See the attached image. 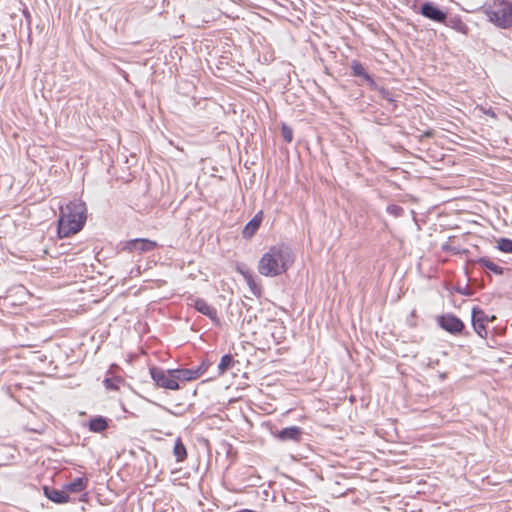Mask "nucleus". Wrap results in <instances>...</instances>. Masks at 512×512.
I'll return each mask as SVG.
<instances>
[{
  "label": "nucleus",
  "instance_id": "obj_15",
  "mask_svg": "<svg viewBox=\"0 0 512 512\" xmlns=\"http://www.w3.org/2000/svg\"><path fill=\"white\" fill-rule=\"evenodd\" d=\"M89 480L87 477L75 478L72 482L65 484L64 488L69 495L70 493L76 494L85 490L88 486Z\"/></svg>",
  "mask_w": 512,
  "mask_h": 512
},
{
  "label": "nucleus",
  "instance_id": "obj_23",
  "mask_svg": "<svg viewBox=\"0 0 512 512\" xmlns=\"http://www.w3.org/2000/svg\"><path fill=\"white\" fill-rule=\"evenodd\" d=\"M122 382L121 379H118V378H114V379H111V378H107L105 379L104 381V385L107 389L109 390H114V391H117L119 390L120 386H119V383Z\"/></svg>",
  "mask_w": 512,
  "mask_h": 512
},
{
  "label": "nucleus",
  "instance_id": "obj_11",
  "mask_svg": "<svg viewBox=\"0 0 512 512\" xmlns=\"http://www.w3.org/2000/svg\"><path fill=\"white\" fill-rule=\"evenodd\" d=\"M193 307L201 314L209 317L213 322L219 323L216 309L209 305L204 299L198 298L194 300Z\"/></svg>",
  "mask_w": 512,
  "mask_h": 512
},
{
  "label": "nucleus",
  "instance_id": "obj_7",
  "mask_svg": "<svg viewBox=\"0 0 512 512\" xmlns=\"http://www.w3.org/2000/svg\"><path fill=\"white\" fill-rule=\"evenodd\" d=\"M351 75L358 79L360 85L367 86L371 90H378L374 77L370 74L367 68L357 60H353L350 64Z\"/></svg>",
  "mask_w": 512,
  "mask_h": 512
},
{
  "label": "nucleus",
  "instance_id": "obj_18",
  "mask_svg": "<svg viewBox=\"0 0 512 512\" xmlns=\"http://www.w3.org/2000/svg\"><path fill=\"white\" fill-rule=\"evenodd\" d=\"M88 428L91 432H103L108 428V421L102 416L92 418L88 423Z\"/></svg>",
  "mask_w": 512,
  "mask_h": 512
},
{
  "label": "nucleus",
  "instance_id": "obj_16",
  "mask_svg": "<svg viewBox=\"0 0 512 512\" xmlns=\"http://www.w3.org/2000/svg\"><path fill=\"white\" fill-rule=\"evenodd\" d=\"M443 24H445L447 27H450L459 33H462V34L468 33V26L462 21L460 16L450 17L449 19H446Z\"/></svg>",
  "mask_w": 512,
  "mask_h": 512
},
{
  "label": "nucleus",
  "instance_id": "obj_17",
  "mask_svg": "<svg viewBox=\"0 0 512 512\" xmlns=\"http://www.w3.org/2000/svg\"><path fill=\"white\" fill-rule=\"evenodd\" d=\"M240 273L243 276L244 280L246 281V283H247L248 287L250 288L251 292L255 296H260L261 293H262V287H261L260 284H258L255 281L254 276L252 275V273L249 272V271H242V270H240Z\"/></svg>",
  "mask_w": 512,
  "mask_h": 512
},
{
  "label": "nucleus",
  "instance_id": "obj_10",
  "mask_svg": "<svg viewBox=\"0 0 512 512\" xmlns=\"http://www.w3.org/2000/svg\"><path fill=\"white\" fill-rule=\"evenodd\" d=\"M157 247L158 244L156 241L145 238L132 239L125 243V249L130 252L144 253L152 251Z\"/></svg>",
  "mask_w": 512,
  "mask_h": 512
},
{
  "label": "nucleus",
  "instance_id": "obj_9",
  "mask_svg": "<svg viewBox=\"0 0 512 512\" xmlns=\"http://www.w3.org/2000/svg\"><path fill=\"white\" fill-rule=\"evenodd\" d=\"M420 13L425 18L438 23H444L447 19V13L441 10L433 2H425L421 5Z\"/></svg>",
  "mask_w": 512,
  "mask_h": 512
},
{
  "label": "nucleus",
  "instance_id": "obj_2",
  "mask_svg": "<svg viewBox=\"0 0 512 512\" xmlns=\"http://www.w3.org/2000/svg\"><path fill=\"white\" fill-rule=\"evenodd\" d=\"M87 208L82 201L69 202L61 208L58 220V235L60 238L70 237L82 230L86 222Z\"/></svg>",
  "mask_w": 512,
  "mask_h": 512
},
{
  "label": "nucleus",
  "instance_id": "obj_19",
  "mask_svg": "<svg viewBox=\"0 0 512 512\" xmlns=\"http://www.w3.org/2000/svg\"><path fill=\"white\" fill-rule=\"evenodd\" d=\"M173 454H174L177 462H183L188 457L187 449L180 437L177 438L175 441V445L173 448Z\"/></svg>",
  "mask_w": 512,
  "mask_h": 512
},
{
  "label": "nucleus",
  "instance_id": "obj_4",
  "mask_svg": "<svg viewBox=\"0 0 512 512\" xmlns=\"http://www.w3.org/2000/svg\"><path fill=\"white\" fill-rule=\"evenodd\" d=\"M150 375L155 385L159 388L168 390H179L180 384L175 379V369L163 370L158 367L150 368Z\"/></svg>",
  "mask_w": 512,
  "mask_h": 512
},
{
  "label": "nucleus",
  "instance_id": "obj_12",
  "mask_svg": "<svg viewBox=\"0 0 512 512\" xmlns=\"http://www.w3.org/2000/svg\"><path fill=\"white\" fill-rule=\"evenodd\" d=\"M302 429L298 426L286 427L276 434V437L281 441H294L300 442L302 438Z\"/></svg>",
  "mask_w": 512,
  "mask_h": 512
},
{
  "label": "nucleus",
  "instance_id": "obj_13",
  "mask_svg": "<svg viewBox=\"0 0 512 512\" xmlns=\"http://www.w3.org/2000/svg\"><path fill=\"white\" fill-rule=\"evenodd\" d=\"M44 494L49 500L57 504H65L70 501V496L67 494L64 487L62 490L44 487Z\"/></svg>",
  "mask_w": 512,
  "mask_h": 512
},
{
  "label": "nucleus",
  "instance_id": "obj_3",
  "mask_svg": "<svg viewBox=\"0 0 512 512\" xmlns=\"http://www.w3.org/2000/svg\"><path fill=\"white\" fill-rule=\"evenodd\" d=\"M489 21L502 29L512 26V3L503 1L487 11Z\"/></svg>",
  "mask_w": 512,
  "mask_h": 512
},
{
  "label": "nucleus",
  "instance_id": "obj_6",
  "mask_svg": "<svg viewBox=\"0 0 512 512\" xmlns=\"http://www.w3.org/2000/svg\"><path fill=\"white\" fill-rule=\"evenodd\" d=\"M437 324L452 335H460L465 330L464 322L454 314H443L436 318Z\"/></svg>",
  "mask_w": 512,
  "mask_h": 512
},
{
  "label": "nucleus",
  "instance_id": "obj_27",
  "mask_svg": "<svg viewBox=\"0 0 512 512\" xmlns=\"http://www.w3.org/2000/svg\"><path fill=\"white\" fill-rule=\"evenodd\" d=\"M34 431L37 433H40V434L43 433V430H34Z\"/></svg>",
  "mask_w": 512,
  "mask_h": 512
},
{
  "label": "nucleus",
  "instance_id": "obj_22",
  "mask_svg": "<svg viewBox=\"0 0 512 512\" xmlns=\"http://www.w3.org/2000/svg\"><path fill=\"white\" fill-rule=\"evenodd\" d=\"M497 249L503 253L512 254V240L509 238H499L497 240Z\"/></svg>",
  "mask_w": 512,
  "mask_h": 512
},
{
  "label": "nucleus",
  "instance_id": "obj_5",
  "mask_svg": "<svg viewBox=\"0 0 512 512\" xmlns=\"http://www.w3.org/2000/svg\"><path fill=\"white\" fill-rule=\"evenodd\" d=\"M495 319L496 317L494 315H487L479 307H473L472 309V326L475 333L482 339L487 338V324L495 321Z\"/></svg>",
  "mask_w": 512,
  "mask_h": 512
},
{
  "label": "nucleus",
  "instance_id": "obj_24",
  "mask_svg": "<svg viewBox=\"0 0 512 512\" xmlns=\"http://www.w3.org/2000/svg\"><path fill=\"white\" fill-rule=\"evenodd\" d=\"M281 133H282V136H283L284 140L287 143L292 142V140H293V130H292L291 127L283 124L282 128H281Z\"/></svg>",
  "mask_w": 512,
  "mask_h": 512
},
{
  "label": "nucleus",
  "instance_id": "obj_8",
  "mask_svg": "<svg viewBox=\"0 0 512 512\" xmlns=\"http://www.w3.org/2000/svg\"><path fill=\"white\" fill-rule=\"evenodd\" d=\"M211 366V363L207 360L201 362V364L195 369H175L176 382H191L199 379Z\"/></svg>",
  "mask_w": 512,
  "mask_h": 512
},
{
  "label": "nucleus",
  "instance_id": "obj_14",
  "mask_svg": "<svg viewBox=\"0 0 512 512\" xmlns=\"http://www.w3.org/2000/svg\"><path fill=\"white\" fill-rule=\"evenodd\" d=\"M263 220V211H259L254 217L245 225L242 235L244 238H251L259 229Z\"/></svg>",
  "mask_w": 512,
  "mask_h": 512
},
{
  "label": "nucleus",
  "instance_id": "obj_26",
  "mask_svg": "<svg viewBox=\"0 0 512 512\" xmlns=\"http://www.w3.org/2000/svg\"><path fill=\"white\" fill-rule=\"evenodd\" d=\"M24 17L26 18L27 22L30 23L31 20V14L28 10L23 11Z\"/></svg>",
  "mask_w": 512,
  "mask_h": 512
},
{
  "label": "nucleus",
  "instance_id": "obj_21",
  "mask_svg": "<svg viewBox=\"0 0 512 512\" xmlns=\"http://www.w3.org/2000/svg\"><path fill=\"white\" fill-rule=\"evenodd\" d=\"M478 263L487 268L488 270L492 271L493 273L497 275H501L503 273V268L494 263L493 261L487 259V258H481L478 260Z\"/></svg>",
  "mask_w": 512,
  "mask_h": 512
},
{
  "label": "nucleus",
  "instance_id": "obj_25",
  "mask_svg": "<svg viewBox=\"0 0 512 512\" xmlns=\"http://www.w3.org/2000/svg\"><path fill=\"white\" fill-rule=\"evenodd\" d=\"M443 249H444L445 251H447V252H451L452 254H460V253H461V250H460V249H458V248H456V247H454V246L452 245V241H450V242H448V243L444 244V245H443Z\"/></svg>",
  "mask_w": 512,
  "mask_h": 512
},
{
  "label": "nucleus",
  "instance_id": "obj_20",
  "mask_svg": "<svg viewBox=\"0 0 512 512\" xmlns=\"http://www.w3.org/2000/svg\"><path fill=\"white\" fill-rule=\"evenodd\" d=\"M235 363L236 361L233 359L232 355L226 354L222 356L218 365V375H224L229 368H232L235 365Z\"/></svg>",
  "mask_w": 512,
  "mask_h": 512
},
{
  "label": "nucleus",
  "instance_id": "obj_1",
  "mask_svg": "<svg viewBox=\"0 0 512 512\" xmlns=\"http://www.w3.org/2000/svg\"><path fill=\"white\" fill-rule=\"evenodd\" d=\"M295 255L290 246L280 243L271 246L259 259L257 269L265 277L285 274L294 264Z\"/></svg>",
  "mask_w": 512,
  "mask_h": 512
}]
</instances>
